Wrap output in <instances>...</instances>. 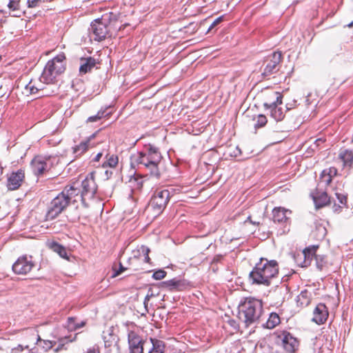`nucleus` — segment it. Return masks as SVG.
I'll return each instance as SVG.
<instances>
[{"mask_svg": "<svg viewBox=\"0 0 353 353\" xmlns=\"http://www.w3.org/2000/svg\"><path fill=\"white\" fill-rule=\"evenodd\" d=\"M161 159L162 156L159 149L149 144L145 145L143 151L132 154L130 162L132 166L145 168L149 171L150 176L159 179L161 173L159 169V164Z\"/></svg>", "mask_w": 353, "mask_h": 353, "instance_id": "f257e3e1", "label": "nucleus"}, {"mask_svg": "<svg viewBox=\"0 0 353 353\" xmlns=\"http://www.w3.org/2000/svg\"><path fill=\"white\" fill-rule=\"evenodd\" d=\"M279 274V264L276 260L261 258L250 272L249 279L252 284L269 286L272 280Z\"/></svg>", "mask_w": 353, "mask_h": 353, "instance_id": "f03ea898", "label": "nucleus"}, {"mask_svg": "<svg viewBox=\"0 0 353 353\" xmlns=\"http://www.w3.org/2000/svg\"><path fill=\"white\" fill-rule=\"evenodd\" d=\"M263 312L262 301L253 297L245 298L239 305V318L246 327L257 323Z\"/></svg>", "mask_w": 353, "mask_h": 353, "instance_id": "7ed1b4c3", "label": "nucleus"}, {"mask_svg": "<svg viewBox=\"0 0 353 353\" xmlns=\"http://www.w3.org/2000/svg\"><path fill=\"white\" fill-rule=\"evenodd\" d=\"M272 96L274 100L270 103L265 102L263 106L265 110L268 111L267 114L272 119L277 122L281 121L285 118L286 111L292 108V105L286 104L285 110H283V109L279 106L283 103L282 94L279 92H274Z\"/></svg>", "mask_w": 353, "mask_h": 353, "instance_id": "20e7f679", "label": "nucleus"}, {"mask_svg": "<svg viewBox=\"0 0 353 353\" xmlns=\"http://www.w3.org/2000/svg\"><path fill=\"white\" fill-rule=\"evenodd\" d=\"M170 198L168 190L157 189L154 191L150 202V209L155 216L161 214L165 208Z\"/></svg>", "mask_w": 353, "mask_h": 353, "instance_id": "39448f33", "label": "nucleus"}, {"mask_svg": "<svg viewBox=\"0 0 353 353\" xmlns=\"http://www.w3.org/2000/svg\"><path fill=\"white\" fill-rule=\"evenodd\" d=\"M64 54H60L48 61L46 65V84L52 83L56 77L64 71Z\"/></svg>", "mask_w": 353, "mask_h": 353, "instance_id": "423d86ee", "label": "nucleus"}, {"mask_svg": "<svg viewBox=\"0 0 353 353\" xmlns=\"http://www.w3.org/2000/svg\"><path fill=\"white\" fill-rule=\"evenodd\" d=\"M61 192L53 199L48 207V212L46 214V219H53L57 216L70 203Z\"/></svg>", "mask_w": 353, "mask_h": 353, "instance_id": "0eeeda50", "label": "nucleus"}, {"mask_svg": "<svg viewBox=\"0 0 353 353\" xmlns=\"http://www.w3.org/2000/svg\"><path fill=\"white\" fill-rule=\"evenodd\" d=\"M276 343L286 352L294 353L299 346V340L288 331L277 332Z\"/></svg>", "mask_w": 353, "mask_h": 353, "instance_id": "6e6552de", "label": "nucleus"}, {"mask_svg": "<svg viewBox=\"0 0 353 353\" xmlns=\"http://www.w3.org/2000/svg\"><path fill=\"white\" fill-rule=\"evenodd\" d=\"M80 188L81 191V196H84L85 199H92L97 191V185L94 180V173H89L85 178L80 182Z\"/></svg>", "mask_w": 353, "mask_h": 353, "instance_id": "1a4fd4ad", "label": "nucleus"}, {"mask_svg": "<svg viewBox=\"0 0 353 353\" xmlns=\"http://www.w3.org/2000/svg\"><path fill=\"white\" fill-rule=\"evenodd\" d=\"M62 192L65 194V197L68 198L69 203H76L80 200L85 205V199L84 196H81L79 181H73L65 186Z\"/></svg>", "mask_w": 353, "mask_h": 353, "instance_id": "9d476101", "label": "nucleus"}, {"mask_svg": "<svg viewBox=\"0 0 353 353\" xmlns=\"http://www.w3.org/2000/svg\"><path fill=\"white\" fill-rule=\"evenodd\" d=\"M102 337L104 342L105 353H112L114 351L119 352V337L114 334L113 327H109L106 330H104Z\"/></svg>", "mask_w": 353, "mask_h": 353, "instance_id": "9b49d317", "label": "nucleus"}, {"mask_svg": "<svg viewBox=\"0 0 353 353\" xmlns=\"http://www.w3.org/2000/svg\"><path fill=\"white\" fill-rule=\"evenodd\" d=\"M282 59V54L280 52H274L268 56L265 61L266 65L262 74L268 77L276 73L279 70V64Z\"/></svg>", "mask_w": 353, "mask_h": 353, "instance_id": "f8f14e48", "label": "nucleus"}, {"mask_svg": "<svg viewBox=\"0 0 353 353\" xmlns=\"http://www.w3.org/2000/svg\"><path fill=\"white\" fill-rule=\"evenodd\" d=\"M147 340H143L135 332L130 331L128 333L130 353H143L144 347H147Z\"/></svg>", "mask_w": 353, "mask_h": 353, "instance_id": "ddd939ff", "label": "nucleus"}, {"mask_svg": "<svg viewBox=\"0 0 353 353\" xmlns=\"http://www.w3.org/2000/svg\"><path fill=\"white\" fill-rule=\"evenodd\" d=\"M33 267L32 256H20L12 265L14 273L18 274H26Z\"/></svg>", "mask_w": 353, "mask_h": 353, "instance_id": "4468645a", "label": "nucleus"}, {"mask_svg": "<svg viewBox=\"0 0 353 353\" xmlns=\"http://www.w3.org/2000/svg\"><path fill=\"white\" fill-rule=\"evenodd\" d=\"M318 246L306 248L301 254L295 257V260L302 268H307L311 265L313 258H315Z\"/></svg>", "mask_w": 353, "mask_h": 353, "instance_id": "2eb2a0df", "label": "nucleus"}, {"mask_svg": "<svg viewBox=\"0 0 353 353\" xmlns=\"http://www.w3.org/2000/svg\"><path fill=\"white\" fill-rule=\"evenodd\" d=\"M90 32L94 36V39L99 41L106 37L108 30L106 25L98 19L92 23Z\"/></svg>", "mask_w": 353, "mask_h": 353, "instance_id": "dca6fc26", "label": "nucleus"}, {"mask_svg": "<svg viewBox=\"0 0 353 353\" xmlns=\"http://www.w3.org/2000/svg\"><path fill=\"white\" fill-rule=\"evenodd\" d=\"M292 212L282 207H276L272 210V221L279 224L290 223V215Z\"/></svg>", "mask_w": 353, "mask_h": 353, "instance_id": "f3484780", "label": "nucleus"}, {"mask_svg": "<svg viewBox=\"0 0 353 353\" xmlns=\"http://www.w3.org/2000/svg\"><path fill=\"white\" fill-rule=\"evenodd\" d=\"M25 178V174L22 170L12 172L8 178L7 187L9 190H17L21 185Z\"/></svg>", "mask_w": 353, "mask_h": 353, "instance_id": "a211bd4d", "label": "nucleus"}, {"mask_svg": "<svg viewBox=\"0 0 353 353\" xmlns=\"http://www.w3.org/2000/svg\"><path fill=\"white\" fill-rule=\"evenodd\" d=\"M327 316L328 312L325 305L319 303L314 310L312 321L320 325L327 320Z\"/></svg>", "mask_w": 353, "mask_h": 353, "instance_id": "6ab92c4d", "label": "nucleus"}, {"mask_svg": "<svg viewBox=\"0 0 353 353\" xmlns=\"http://www.w3.org/2000/svg\"><path fill=\"white\" fill-rule=\"evenodd\" d=\"M146 347H149L148 353H164L165 346L163 341L150 338Z\"/></svg>", "mask_w": 353, "mask_h": 353, "instance_id": "aec40b11", "label": "nucleus"}, {"mask_svg": "<svg viewBox=\"0 0 353 353\" xmlns=\"http://www.w3.org/2000/svg\"><path fill=\"white\" fill-rule=\"evenodd\" d=\"M162 288L169 290H183L185 286V282L176 279H172L169 281H163L161 283Z\"/></svg>", "mask_w": 353, "mask_h": 353, "instance_id": "412c9836", "label": "nucleus"}, {"mask_svg": "<svg viewBox=\"0 0 353 353\" xmlns=\"http://www.w3.org/2000/svg\"><path fill=\"white\" fill-rule=\"evenodd\" d=\"M31 167L36 175L43 174L44 171V157L36 156L31 161Z\"/></svg>", "mask_w": 353, "mask_h": 353, "instance_id": "4be33fe9", "label": "nucleus"}, {"mask_svg": "<svg viewBox=\"0 0 353 353\" xmlns=\"http://www.w3.org/2000/svg\"><path fill=\"white\" fill-rule=\"evenodd\" d=\"M97 61L93 57H87L81 59V65L79 68V72L81 74H85L90 72L92 68L95 67Z\"/></svg>", "mask_w": 353, "mask_h": 353, "instance_id": "5701e85b", "label": "nucleus"}, {"mask_svg": "<svg viewBox=\"0 0 353 353\" xmlns=\"http://www.w3.org/2000/svg\"><path fill=\"white\" fill-rule=\"evenodd\" d=\"M67 339L68 337L59 338L58 341L55 340H46V351L53 349L54 352H58L65 345V341Z\"/></svg>", "mask_w": 353, "mask_h": 353, "instance_id": "b1692460", "label": "nucleus"}, {"mask_svg": "<svg viewBox=\"0 0 353 353\" xmlns=\"http://www.w3.org/2000/svg\"><path fill=\"white\" fill-rule=\"evenodd\" d=\"M46 245L49 249L57 253L61 258L68 259L66 249L62 245L53 241H48L46 242Z\"/></svg>", "mask_w": 353, "mask_h": 353, "instance_id": "393cba45", "label": "nucleus"}, {"mask_svg": "<svg viewBox=\"0 0 353 353\" xmlns=\"http://www.w3.org/2000/svg\"><path fill=\"white\" fill-rule=\"evenodd\" d=\"M339 158L343 163V166L351 167L353 163V151L349 149H341L339 153Z\"/></svg>", "mask_w": 353, "mask_h": 353, "instance_id": "a878e982", "label": "nucleus"}, {"mask_svg": "<svg viewBox=\"0 0 353 353\" xmlns=\"http://www.w3.org/2000/svg\"><path fill=\"white\" fill-rule=\"evenodd\" d=\"M314 201L317 208H323L330 203V198L327 192H323L314 197Z\"/></svg>", "mask_w": 353, "mask_h": 353, "instance_id": "bb28decb", "label": "nucleus"}, {"mask_svg": "<svg viewBox=\"0 0 353 353\" xmlns=\"http://www.w3.org/2000/svg\"><path fill=\"white\" fill-rule=\"evenodd\" d=\"M105 161L103 163L102 167L107 168L109 167L110 169L114 168L119 162V159L117 155L114 154H109L105 155Z\"/></svg>", "mask_w": 353, "mask_h": 353, "instance_id": "cd10ccee", "label": "nucleus"}, {"mask_svg": "<svg viewBox=\"0 0 353 353\" xmlns=\"http://www.w3.org/2000/svg\"><path fill=\"white\" fill-rule=\"evenodd\" d=\"M279 323V316L276 313L272 312L270 314V316L268 321H266L265 324L264 325V327L268 329H273Z\"/></svg>", "mask_w": 353, "mask_h": 353, "instance_id": "c85d7f7f", "label": "nucleus"}, {"mask_svg": "<svg viewBox=\"0 0 353 353\" xmlns=\"http://www.w3.org/2000/svg\"><path fill=\"white\" fill-rule=\"evenodd\" d=\"M90 147V139L81 142L78 145L73 148V153L76 157L81 156Z\"/></svg>", "mask_w": 353, "mask_h": 353, "instance_id": "c756f323", "label": "nucleus"}, {"mask_svg": "<svg viewBox=\"0 0 353 353\" xmlns=\"http://www.w3.org/2000/svg\"><path fill=\"white\" fill-rule=\"evenodd\" d=\"M20 0H10L8 4L9 10L14 12L13 16L20 17Z\"/></svg>", "mask_w": 353, "mask_h": 353, "instance_id": "7c9ffc66", "label": "nucleus"}, {"mask_svg": "<svg viewBox=\"0 0 353 353\" xmlns=\"http://www.w3.org/2000/svg\"><path fill=\"white\" fill-rule=\"evenodd\" d=\"M314 259L316 268L319 270H322L327 263L325 256L324 255L316 254Z\"/></svg>", "mask_w": 353, "mask_h": 353, "instance_id": "2f4dec72", "label": "nucleus"}, {"mask_svg": "<svg viewBox=\"0 0 353 353\" xmlns=\"http://www.w3.org/2000/svg\"><path fill=\"white\" fill-rule=\"evenodd\" d=\"M107 110H108V108L105 110L99 111L96 115L90 117L88 118V121L90 122H94L103 117H105L108 116L109 114H111V112H108Z\"/></svg>", "mask_w": 353, "mask_h": 353, "instance_id": "473e14b6", "label": "nucleus"}, {"mask_svg": "<svg viewBox=\"0 0 353 353\" xmlns=\"http://www.w3.org/2000/svg\"><path fill=\"white\" fill-rule=\"evenodd\" d=\"M74 320H75V319L73 317H69L68 319L67 327L69 330H71V331L76 330L84 326V325H85L84 322H81V323H77L76 325H72V323H74Z\"/></svg>", "mask_w": 353, "mask_h": 353, "instance_id": "72a5a7b5", "label": "nucleus"}, {"mask_svg": "<svg viewBox=\"0 0 353 353\" xmlns=\"http://www.w3.org/2000/svg\"><path fill=\"white\" fill-rule=\"evenodd\" d=\"M321 182L324 183L325 185H328L332 182V178L328 175L327 171L323 170L320 176Z\"/></svg>", "mask_w": 353, "mask_h": 353, "instance_id": "f704fd0d", "label": "nucleus"}, {"mask_svg": "<svg viewBox=\"0 0 353 353\" xmlns=\"http://www.w3.org/2000/svg\"><path fill=\"white\" fill-rule=\"evenodd\" d=\"M267 123V118L263 114H259L257 117L256 122L254 124L255 128L263 127Z\"/></svg>", "mask_w": 353, "mask_h": 353, "instance_id": "c9c22d12", "label": "nucleus"}, {"mask_svg": "<svg viewBox=\"0 0 353 353\" xmlns=\"http://www.w3.org/2000/svg\"><path fill=\"white\" fill-rule=\"evenodd\" d=\"M166 272L163 270H159L153 273L152 278L155 280H161L165 278Z\"/></svg>", "mask_w": 353, "mask_h": 353, "instance_id": "e433bc0d", "label": "nucleus"}, {"mask_svg": "<svg viewBox=\"0 0 353 353\" xmlns=\"http://www.w3.org/2000/svg\"><path fill=\"white\" fill-rule=\"evenodd\" d=\"M335 195L339 200V203L345 205L347 203V195L341 192H336Z\"/></svg>", "mask_w": 353, "mask_h": 353, "instance_id": "4c0bfd02", "label": "nucleus"}, {"mask_svg": "<svg viewBox=\"0 0 353 353\" xmlns=\"http://www.w3.org/2000/svg\"><path fill=\"white\" fill-rule=\"evenodd\" d=\"M141 249L142 253L144 255V261L147 263H149L150 260V259L149 257L150 249L148 247L144 246V245L141 246Z\"/></svg>", "mask_w": 353, "mask_h": 353, "instance_id": "58836bf2", "label": "nucleus"}, {"mask_svg": "<svg viewBox=\"0 0 353 353\" xmlns=\"http://www.w3.org/2000/svg\"><path fill=\"white\" fill-rule=\"evenodd\" d=\"M41 3V0H28L29 8H37Z\"/></svg>", "mask_w": 353, "mask_h": 353, "instance_id": "ea45409f", "label": "nucleus"}, {"mask_svg": "<svg viewBox=\"0 0 353 353\" xmlns=\"http://www.w3.org/2000/svg\"><path fill=\"white\" fill-rule=\"evenodd\" d=\"M324 171H327L328 175H330L332 178L337 174V169L334 167H331L328 169H325L324 170Z\"/></svg>", "mask_w": 353, "mask_h": 353, "instance_id": "a19ab883", "label": "nucleus"}, {"mask_svg": "<svg viewBox=\"0 0 353 353\" xmlns=\"http://www.w3.org/2000/svg\"><path fill=\"white\" fill-rule=\"evenodd\" d=\"M223 21V17H219L216 18L212 23L210 25V26L208 28V31L213 29L215 26H216L218 24H219Z\"/></svg>", "mask_w": 353, "mask_h": 353, "instance_id": "79ce46f5", "label": "nucleus"}, {"mask_svg": "<svg viewBox=\"0 0 353 353\" xmlns=\"http://www.w3.org/2000/svg\"><path fill=\"white\" fill-rule=\"evenodd\" d=\"M299 298V301L301 300V299H305V301L301 303L302 304L303 303H305V305H307L309 303H310V301H309V299H307V292H301V294L298 296Z\"/></svg>", "mask_w": 353, "mask_h": 353, "instance_id": "37998d69", "label": "nucleus"}, {"mask_svg": "<svg viewBox=\"0 0 353 353\" xmlns=\"http://www.w3.org/2000/svg\"><path fill=\"white\" fill-rule=\"evenodd\" d=\"M125 268L122 265L121 263H119V270H114L112 277H116L118 275H119L121 272H123Z\"/></svg>", "mask_w": 353, "mask_h": 353, "instance_id": "c03bdc74", "label": "nucleus"}, {"mask_svg": "<svg viewBox=\"0 0 353 353\" xmlns=\"http://www.w3.org/2000/svg\"><path fill=\"white\" fill-rule=\"evenodd\" d=\"M47 176H48V179H47L48 183H47V184H46V185H47V186H48V188H50V187H49V185H50V183H51L52 179L54 178V176H53V174H51L50 172H49L48 171V172H47V173L46 172V177H47Z\"/></svg>", "mask_w": 353, "mask_h": 353, "instance_id": "a18cd8bd", "label": "nucleus"}, {"mask_svg": "<svg viewBox=\"0 0 353 353\" xmlns=\"http://www.w3.org/2000/svg\"><path fill=\"white\" fill-rule=\"evenodd\" d=\"M86 353H100L97 347H92L87 350Z\"/></svg>", "mask_w": 353, "mask_h": 353, "instance_id": "49530a36", "label": "nucleus"}, {"mask_svg": "<svg viewBox=\"0 0 353 353\" xmlns=\"http://www.w3.org/2000/svg\"><path fill=\"white\" fill-rule=\"evenodd\" d=\"M104 174H105V176H104V177H105V179H110V178L112 176V170H106L105 171V173H104Z\"/></svg>", "mask_w": 353, "mask_h": 353, "instance_id": "de8ad7c7", "label": "nucleus"}, {"mask_svg": "<svg viewBox=\"0 0 353 353\" xmlns=\"http://www.w3.org/2000/svg\"><path fill=\"white\" fill-rule=\"evenodd\" d=\"M221 259H222V256L221 255H216L213 258L212 263H218V262H219L221 260Z\"/></svg>", "mask_w": 353, "mask_h": 353, "instance_id": "09e8293b", "label": "nucleus"}, {"mask_svg": "<svg viewBox=\"0 0 353 353\" xmlns=\"http://www.w3.org/2000/svg\"><path fill=\"white\" fill-rule=\"evenodd\" d=\"M324 142V140L321 138L317 139L314 141V145L317 148L319 147L321 143Z\"/></svg>", "mask_w": 353, "mask_h": 353, "instance_id": "8fccbe9b", "label": "nucleus"}, {"mask_svg": "<svg viewBox=\"0 0 353 353\" xmlns=\"http://www.w3.org/2000/svg\"><path fill=\"white\" fill-rule=\"evenodd\" d=\"M103 154L101 152L98 153L95 157L93 159L94 161H99L100 159L101 158Z\"/></svg>", "mask_w": 353, "mask_h": 353, "instance_id": "3c124183", "label": "nucleus"}, {"mask_svg": "<svg viewBox=\"0 0 353 353\" xmlns=\"http://www.w3.org/2000/svg\"><path fill=\"white\" fill-rule=\"evenodd\" d=\"M30 90L31 94H35L39 90L37 88H34L33 86L30 87Z\"/></svg>", "mask_w": 353, "mask_h": 353, "instance_id": "603ef678", "label": "nucleus"}, {"mask_svg": "<svg viewBox=\"0 0 353 353\" xmlns=\"http://www.w3.org/2000/svg\"><path fill=\"white\" fill-rule=\"evenodd\" d=\"M151 296H152V294H150V295L147 294V296H145V300H144V304H145L146 302L150 300Z\"/></svg>", "mask_w": 353, "mask_h": 353, "instance_id": "864d4df0", "label": "nucleus"}, {"mask_svg": "<svg viewBox=\"0 0 353 353\" xmlns=\"http://www.w3.org/2000/svg\"><path fill=\"white\" fill-rule=\"evenodd\" d=\"M49 163H50V164L52 163H51V160H50V159H47L46 158V163H45L46 168L48 167V164H49Z\"/></svg>", "mask_w": 353, "mask_h": 353, "instance_id": "5fc2aeb1", "label": "nucleus"}, {"mask_svg": "<svg viewBox=\"0 0 353 353\" xmlns=\"http://www.w3.org/2000/svg\"><path fill=\"white\" fill-rule=\"evenodd\" d=\"M250 223H252L253 225H259V222H255V221H250Z\"/></svg>", "mask_w": 353, "mask_h": 353, "instance_id": "6e6d98bb", "label": "nucleus"}, {"mask_svg": "<svg viewBox=\"0 0 353 353\" xmlns=\"http://www.w3.org/2000/svg\"><path fill=\"white\" fill-rule=\"evenodd\" d=\"M77 335V334L75 335V336H74L72 339H70L68 341H70V342H72V341H74V340H76Z\"/></svg>", "mask_w": 353, "mask_h": 353, "instance_id": "4d7b16f0", "label": "nucleus"}, {"mask_svg": "<svg viewBox=\"0 0 353 353\" xmlns=\"http://www.w3.org/2000/svg\"><path fill=\"white\" fill-rule=\"evenodd\" d=\"M353 26V21H352L350 23L347 25L348 27L351 28Z\"/></svg>", "mask_w": 353, "mask_h": 353, "instance_id": "13d9d810", "label": "nucleus"}, {"mask_svg": "<svg viewBox=\"0 0 353 353\" xmlns=\"http://www.w3.org/2000/svg\"><path fill=\"white\" fill-rule=\"evenodd\" d=\"M77 324L74 322V323H72V325H76Z\"/></svg>", "mask_w": 353, "mask_h": 353, "instance_id": "bf43d9fd", "label": "nucleus"}, {"mask_svg": "<svg viewBox=\"0 0 353 353\" xmlns=\"http://www.w3.org/2000/svg\"><path fill=\"white\" fill-rule=\"evenodd\" d=\"M43 74H44V70L42 72L41 76H43Z\"/></svg>", "mask_w": 353, "mask_h": 353, "instance_id": "052dcab7", "label": "nucleus"}, {"mask_svg": "<svg viewBox=\"0 0 353 353\" xmlns=\"http://www.w3.org/2000/svg\"><path fill=\"white\" fill-rule=\"evenodd\" d=\"M352 141L353 142V139H352Z\"/></svg>", "mask_w": 353, "mask_h": 353, "instance_id": "680f3d73", "label": "nucleus"}]
</instances>
